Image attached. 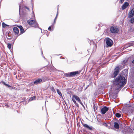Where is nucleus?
Here are the masks:
<instances>
[{
    "label": "nucleus",
    "mask_w": 134,
    "mask_h": 134,
    "mask_svg": "<svg viewBox=\"0 0 134 134\" xmlns=\"http://www.w3.org/2000/svg\"><path fill=\"white\" fill-rule=\"evenodd\" d=\"M126 81L124 77L121 75H119L113 82V86L111 88L113 90H119L120 88L122 87L126 83Z\"/></svg>",
    "instance_id": "nucleus-1"
},
{
    "label": "nucleus",
    "mask_w": 134,
    "mask_h": 134,
    "mask_svg": "<svg viewBox=\"0 0 134 134\" xmlns=\"http://www.w3.org/2000/svg\"><path fill=\"white\" fill-rule=\"evenodd\" d=\"M105 41V43L107 44V46H106V47H111L113 44L112 41L108 38H106Z\"/></svg>",
    "instance_id": "nucleus-2"
},
{
    "label": "nucleus",
    "mask_w": 134,
    "mask_h": 134,
    "mask_svg": "<svg viewBox=\"0 0 134 134\" xmlns=\"http://www.w3.org/2000/svg\"><path fill=\"white\" fill-rule=\"evenodd\" d=\"M75 99L76 101L79 102H80L81 100H80L79 98L76 95H74L72 96V101L76 106L79 107V104L76 103V101L75 100Z\"/></svg>",
    "instance_id": "nucleus-3"
},
{
    "label": "nucleus",
    "mask_w": 134,
    "mask_h": 134,
    "mask_svg": "<svg viewBox=\"0 0 134 134\" xmlns=\"http://www.w3.org/2000/svg\"><path fill=\"white\" fill-rule=\"evenodd\" d=\"M27 22L29 25L32 27H37L38 26V24L35 20H29L27 21Z\"/></svg>",
    "instance_id": "nucleus-4"
},
{
    "label": "nucleus",
    "mask_w": 134,
    "mask_h": 134,
    "mask_svg": "<svg viewBox=\"0 0 134 134\" xmlns=\"http://www.w3.org/2000/svg\"><path fill=\"white\" fill-rule=\"evenodd\" d=\"M119 29L117 26H112L110 27V31L112 33L116 34L118 33Z\"/></svg>",
    "instance_id": "nucleus-5"
},
{
    "label": "nucleus",
    "mask_w": 134,
    "mask_h": 134,
    "mask_svg": "<svg viewBox=\"0 0 134 134\" xmlns=\"http://www.w3.org/2000/svg\"><path fill=\"white\" fill-rule=\"evenodd\" d=\"M119 68L118 67H116L114 69L113 73L114 77H115L119 72Z\"/></svg>",
    "instance_id": "nucleus-6"
},
{
    "label": "nucleus",
    "mask_w": 134,
    "mask_h": 134,
    "mask_svg": "<svg viewBox=\"0 0 134 134\" xmlns=\"http://www.w3.org/2000/svg\"><path fill=\"white\" fill-rule=\"evenodd\" d=\"M109 109L108 108L105 106L102 108L101 110V114H104Z\"/></svg>",
    "instance_id": "nucleus-7"
},
{
    "label": "nucleus",
    "mask_w": 134,
    "mask_h": 134,
    "mask_svg": "<svg viewBox=\"0 0 134 134\" xmlns=\"http://www.w3.org/2000/svg\"><path fill=\"white\" fill-rule=\"evenodd\" d=\"M13 30L16 35H18L19 33V30L16 27H14L13 28Z\"/></svg>",
    "instance_id": "nucleus-8"
},
{
    "label": "nucleus",
    "mask_w": 134,
    "mask_h": 134,
    "mask_svg": "<svg viewBox=\"0 0 134 134\" xmlns=\"http://www.w3.org/2000/svg\"><path fill=\"white\" fill-rule=\"evenodd\" d=\"M134 15V9H133L129 13V16L131 18Z\"/></svg>",
    "instance_id": "nucleus-9"
},
{
    "label": "nucleus",
    "mask_w": 134,
    "mask_h": 134,
    "mask_svg": "<svg viewBox=\"0 0 134 134\" xmlns=\"http://www.w3.org/2000/svg\"><path fill=\"white\" fill-rule=\"evenodd\" d=\"M83 126L88 130H92L93 127L92 126H89L86 124H83Z\"/></svg>",
    "instance_id": "nucleus-10"
},
{
    "label": "nucleus",
    "mask_w": 134,
    "mask_h": 134,
    "mask_svg": "<svg viewBox=\"0 0 134 134\" xmlns=\"http://www.w3.org/2000/svg\"><path fill=\"white\" fill-rule=\"evenodd\" d=\"M79 73L78 71L73 72L70 73V75L71 77H73L75 75H76V74H78Z\"/></svg>",
    "instance_id": "nucleus-11"
},
{
    "label": "nucleus",
    "mask_w": 134,
    "mask_h": 134,
    "mask_svg": "<svg viewBox=\"0 0 134 134\" xmlns=\"http://www.w3.org/2000/svg\"><path fill=\"white\" fill-rule=\"evenodd\" d=\"M129 5V3L127 2H125L122 5V8L123 10L125 9Z\"/></svg>",
    "instance_id": "nucleus-12"
},
{
    "label": "nucleus",
    "mask_w": 134,
    "mask_h": 134,
    "mask_svg": "<svg viewBox=\"0 0 134 134\" xmlns=\"http://www.w3.org/2000/svg\"><path fill=\"white\" fill-rule=\"evenodd\" d=\"M114 127L115 129H118L119 128V125L117 122H115L114 123Z\"/></svg>",
    "instance_id": "nucleus-13"
},
{
    "label": "nucleus",
    "mask_w": 134,
    "mask_h": 134,
    "mask_svg": "<svg viewBox=\"0 0 134 134\" xmlns=\"http://www.w3.org/2000/svg\"><path fill=\"white\" fill-rule=\"evenodd\" d=\"M42 80L40 79H37L35 80L34 82V83L35 85H37L40 83L42 81Z\"/></svg>",
    "instance_id": "nucleus-14"
},
{
    "label": "nucleus",
    "mask_w": 134,
    "mask_h": 134,
    "mask_svg": "<svg viewBox=\"0 0 134 134\" xmlns=\"http://www.w3.org/2000/svg\"><path fill=\"white\" fill-rule=\"evenodd\" d=\"M19 27L20 29V33L21 34H22L24 32V30L21 26H19Z\"/></svg>",
    "instance_id": "nucleus-15"
},
{
    "label": "nucleus",
    "mask_w": 134,
    "mask_h": 134,
    "mask_svg": "<svg viewBox=\"0 0 134 134\" xmlns=\"http://www.w3.org/2000/svg\"><path fill=\"white\" fill-rule=\"evenodd\" d=\"M57 91L58 93L59 96H62V93L59 89H57Z\"/></svg>",
    "instance_id": "nucleus-16"
},
{
    "label": "nucleus",
    "mask_w": 134,
    "mask_h": 134,
    "mask_svg": "<svg viewBox=\"0 0 134 134\" xmlns=\"http://www.w3.org/2000/svg\"><path fill=\"white\" fill-rule=\"evenodd\" d=\"M2 25L3 27V28H4L7 26H9L8 25H7L4 22L2 23Z\"/></svg>",
    "instance_id": "nucleus-17"
},
{
    "label": "nucleus",
    "mask_w": 134,
    "mask_h": 134,
    "mask_svg": "<svg viewBox=\"0 0 134 134\" xmlns=\"http://www.w3.org/2000/svg\"><path fill=\"white\" fill-rule=\"evenodd\" d=\"M115 115L117 118H120L121 116V114L118 113H116L115 114Z\"/></svg>",
    "instance_id": "nucleus-18"
},
{
    "label": "nucleus",
    "mask_w": 134,
    "mask_h": 134,
    "mask_svg": "<svg viewBox=\"0 0 134 134\" xmlns=\"http://www.w3.org/2000/svg\"><path fill=\"white\" fill-rule=\"evenodd\" d=\"M130 22L132 23H134V18H131L130 20Z\"/></svg>",
    "instance_id": "nucleus-19"
},
{
    "label": "nucleus",
    "mask_w": 134,
    "mask_h": 134,
    "mask_svg": "<svg viewBox=\"0 0 134 134\" xmlns=\"http://www.w3.org/2000/svg\"><path fill=\"white\" fill-rule=\"evenodd\" d=\"M35 96H34L31 98L29 100L30 101H32L33 100H35Z\"/></svg>",
    "instance_id": "nucleus-20"
},
{
    "label": "nucleus",
    "mask_w": 134,
    "mask_h": 134,
    "mask_svg": "<svg viewBox=\"0 0 134 134\" xmlns=\"http://www.w3.org/2000/svg\"><path fill=\"white\" fill-rule=\"evenodd\" d=\"M7 45V47L8 48L10 49L11 48V44L10 43H8Z\"/></svg>",
    "instance_id": "nucleus-21"
},
{
    "label": "nucleus",
    "mask_w": 134,
    "mask_h": 134,
    "mask_svg": "<svg viewBox=\"0 0 134 134\" xmlns=\"http://www.w3.org/2000/svg\"><path fill=\"white\" fill-rule=\"evenodd\" d=\"M51 89L52 91L54 92H56L55 91V90L54 89V88L53 87H52L50 88Z\"/></svg>",
    "instance_id": "nucleus-22"
},
{
    "label": "nucleus",
    "mask_w": 134,
    "mask_h": 134,
    "mask_svg": "<svg viewBox=\"0 0 134 134\" xmlns=\"http://www.w3.org/2000/svg\"><path fill=\"white\" fill-rule=\"evenodd\" d=\"M70 75V73H66L65 75V76L67 77H71Z\"/></svg>",
    "instance_id": "nucleus-23"
},
{
    "label": "nucleus",
    "mask_w": 134,
    "mask_h": 134,
    "mask_svg": "<svg viewBox=\"0 0 134 134\" xmlns=\"http://www.w3.org/2000/svg\"><path fill=\"white\" fill-rule=\"evenodd\" d=\"M52 26H49L48 28V30L49 31H51V27Z\"/></svg>",
    "instance_id": "nucleus-24"
},
{
    "label": "nucleus",
    "mask_w": 134,
    "mask_h": 134,
    "mask_svg": "<svg viewBox=\"0 0 134 134\" xmlns=\"http://www.w3.org/2000/svg\"><path fill=\"white\" fill-rule=\"evenodd\" d=\"M132 45H133L132 43H130L127 45V47H129L130 46H132Z\"/></svg>",
    "instance_id": "nucleus-25"
},
{
    "label": "nucleus",
    "mask_w": 134,
    "mask_h": 134,
    "mask_svg": "<svg viewBox=\"0 0 134 134\" xmlns=\"http://www.w3.org/2000/svg\"><path fill=\"white\" fill-rule=\"evenodd\" d=\"M114 94H115L114 96L113 95V98H116V97H117L116 94V93H115H115Z\"/></svg>",
    "instance_id": "nucleus-26"
},
{
    "label": "nucleus",
    "mask_w": 134,
    "mask_h": 134,
    "mask_svg": "<svg viewBox=\"0 0 134 134\" xmlns=\"http://www.w3.org/2000/svg\"><path fill=\"white\" fill-rule=\"evenodd\" d=\"M24 8L27 9L28 10L30 11L29 9V8L26 6H24Z\"/></svg>",
    "instance_id": "nucleus-27"
},
{
    "label": "nucleus",
    "mask_w": 134,
    "mask_h": 134,
    "mask_svg": "<svg viewBox=\"0 0 134 134\" xmlns=\"http://www.w3.org/2000/svg\"><path fill=\"white\" fill-rule=\"evenodd\" d=\"M21 9V6L19 5V14L20 15V10Z\"/></svg>",
    "instance_id": "nucleus-28"
},
{
    "label": "nucleus",
    "mask_w": 134,
    "mask_h": 134,
    "mask_svg": "<svg viewBox=\"0 0 134 134\" xmlns=\"http://www.w3.org/2000/svg\"><path fill=\"white\" fill-rule=\"evenodd\" d=\"M52 69H51L53 71H54L55 70V68H54V67H53Z\"/></svg>",
    "instance_id": "nucleus-29"
},
{
    "label": "nucleus",
    "mask_w": 134,
    "mask_h": 134,
    "mask_svg": "<svg viewBox=\"0 0 134 134\" xmlns=\"http://www.w3.org/2000/svg\"><path fill=\"white\" fill-rule=\"evenodd\" d=\"M3 83L4 84V85L7 86L8 84L5 83L4 82H3Z\"/></svg>",
    "instance_id": "nucleus-30"
},
{
    "label": "nucleus",
    "mask_w": 134,
    "mask_h": 134,
    "mask_svg": "<svg viewBox=\"0 0 134 134\" xmlns=\"http://www.w3.org/2000/svg\"><path fill=\"white\" fill-rule=\"evenodd\" d=\"M124 1V0H120V2L121 3H123Z\"/></svg>",
    "instance_id": "nucleus-31"
},
{
    "label": "nucleus",
    "mask_w": 134,
    "mask_h": 134,
    "mask_svg": "<svg viewBox=\"0 0 134 134\" xmlns=\"http://www.w3.org/2000/svg\"><path fill=\"white\" fill-rule=\"evenodd\" d=\"M57 16H56L55 18V19H54V23H55V20L56 19V18H57Z\"/></svg>",
    "instance_id": "nucleus-32"
},
{
    "label": "nucleus",
    "mask_w": 134,
    "mask_h": 134,
    "mask_svg": "<svg viewBox=\"0 0 134 134\" xmlns=\"http://www.w3.org/2000/svg\"><path fill=\"white\" fill-rule=\"evenodd\" d=\"M80 103V104L81 105L83 103H82L81 102V100H80V102H79Z\"/></svg>",
    "instance_id": "nucleus-33"
},
{
    "label": "nucleus",
    "mask_w": 134,
    "mask_h": 134,
    "mask_svg": "<svg viewBox=\"0 0 134 134\" xmlns=\"http://www.w3.org/2000/svg\"><path fill=\"white\" fill-rule=\"evenodd\" d=\"M7 86H8V87L12 88V87L11 86H10V85H8Z\"/></svg>",
    "instance_id": "nucleus-34"
},
{
    "label": "nucleus",
    "mask_w": 134,
    "mask_h": 134,
    "mask_svg": "<svg viewBox=\"0 0 134 134\" xmlns=\"http://www.w3.org/2000/svg\"><path fill=\"white\" fill-rule=\"evenodd\" d=\"M104 125H105V126H107V125L106 123H104L103 125H104Z\"/></svg>",
    "instance_id": "nucleus-35"
},
{
    "label": "nucleus",
    "mask_w": 134,
    "mask_h": 134,
    "mask_svg": "<svg viewBox=\"0 0 134 134\" xmlns=\"http://www.w3.org/2000/svg\"><path fill=\"white\" fill-rule=\"evenodd\" d=\"M93 107H94V111H95V105H94V106H93Z\"/></svg>",
    "instance_id": "nucleus-36"
},
{
    "label": "nucleus",
    "mask_w": 134,
    "mask_h": 134,
    "mask_svg": "<svg viewBox=\"0 0 134 134\" xmlns=\"http://www.w3.org/2000/svg\"><path fill=\"white\" fill-rule=\"evenodd\" d=\"M58 15V11H57V15L56 16H57H57Z\"/></svg>",
    "instance_id": "nucleus-37"
},
{
    "label": "nucleus",
    "mask_w": 134,
    "mask_h": 134,
    "mask_svg": "<svg viewBox=\"0 0 134 134\" xmlns=\"http://www.w3.org/2000/svg\"><path fill=\"white\" fill-rule=\"evenodd\" d=\"M132 63L134 64V59L133 60L132 62Z\"/></svg>",
    "instance_id": "nucleus-38"
},
{
    "label": "nucleus",
    "mask_w": 134,
    "mask_h": 134,
    "mask_svg": "<svg viewBox=\"0 0 134 134\" xmlns=\"http://www.w3.org/2000/svg\"><path fill=\"white\" fill-rule=\"evenodd\" d=\"M81 105H82V106L83 107H84V108L85 107L84 106V105H83V104H81Z\"/></svg>",
    "instance_id": "nucleus-39"
},
{
    "label": "nucleus",
    "mask_w": 134,
    "mask_h": 134,
    "mask_svg": "<svg viewBox=\"0 0 134 134\" xmlns=\"http://www.w3.org/2000/svg\"><path fill=\"white\" fill-rule=\"evenodd\" d=\"M5 105L6 106H7V107H8V105L7 104H5Z\"/></svg>",
    "instance_id": "nucleus-40"
},
{
    "label": "nucleus",
    "mask_w": 134,
    "mask_h": 134,
    "mask_svg": "<svg viewBox=\"0 0 134 134\" xmlns=\"http://www.w3.org/2000/svg\"><path fill=\"white\" fill-rule=\"evenodd\" d=\"M42 52V54H43V52H42H42Z\"/></svg>",
    "instance_id": "nucleus-41"
},
{
    "label": "nucleus",
    "mask_w": 134,
    "mask_h": 134,
    "mask_svg": "<svg viewBox=\"0 0 134 134\" xmlns=\"http://www.w3.org/2000/svg\"><path fill=\"white\" fill-rule=\"evenodd\" d=\"M32 11H33V8L32 7Z\"/></svg>",
    "instance_id": "nucleus-42"
},
{
    "label": "nucleus",
    "mask_w": 134,
    "mask_h": 134,
    "mask_svg": "<svg viewBox=\"0 0 134 134\" xmlns=\"http://www.w3.org/2000/svg\"><path fill=\"white\" fill-rule=\"evenodd\" d=\"M125 61H123V63H124V62H125Z\"/></svg>",
    "instance_id": "nucleus-43"
},
{
    "label": "nucleus",
    "mask_w": 134,
    "mask_h": 134,
    "mask_svg": "<svg viewBox=\"0 0 134 134\" xmlns=\"http://www.w3.org/2000/svg\"><path fill=\"white\" fill-rule=\"evenodd\" d=\"M87 88V87H86V88L85 89V90Z\"/></svg>",
    "instance_id": "nucleus-44"
},
{
    "label": "nucleus",
    "mask_w": 134,
    "mask_h": 134,
    "mask_svg": "<svg viewBox=\"0 0 134 134\" xmlns=\"http://www.w3.org/2000/svg\"><path fill=\"white\" fill-rule=\"evenodd\" d=\"M87 88V87H86V88L85 89V90Z\"/></svg>",
    "instance_id": "nucleus-45"
},
{
    "label": "nucleus",
    "mask_w": 134,
    "mask_h": 134,
    "mask_svg": "<svg viewBox=\"0 0 134 134\" xmlns=\"http://www.w3.org/2000/svg\"><path fill=\"white\" fill-rule=\"evenodd\" d=\"M133 98H134V97H133Z\"/></svg>",
    "instance_id": "nucleus-46"
}]
</instances>
